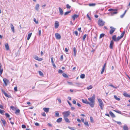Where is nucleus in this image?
<instances>
[{
  "instance_id": "obj_2",
  "label": "nucleus",
  "mask_w": 130,
  "mask_h": 130,
  "mask_svg": "<svg viewBox=\"0 0 130 130\" xmlns=\"http://www.w3.org/2000/svg\"><path fill=\"white\" fill-rule=\"evenodd\" d=\"M70 113V112L69 111H64L62 113L64 118L67 117Z\"/></svg>"
},
{
  "instance_id": "obj_21",
  "label": "nucleus",
  "mask_w": 130,
  "mask_h": 130,
  "mask_svg": "<svg viewBox=\"0 0 130 130\" xmlns=\"http://www.w3.org/2000/svg\"><path fill=\"white\" fill-rule=\"evenodd\" d=\"M112 39L115 41H117V38L116 35H114L112 37Z\"/></svg>"
},
{
  "instance_id": "obj_1",
  "label": "nucleus",
  "mask_w": 130,
  "mask_h": 130,
  "mask_svg": "<svg viewBox=\"0 0 130 130\" xmlns=\"http://www.w3.org/2000/svg\"><path fill=\"white\" fill-rule=\"evenodd\" d=\"M95 99V95L94 94H93L92 97L88 98V100L91 103L90 106L92 107H93L94 106Z\"/></svg>"
},
{
  "instance_id": "obj_58",
  "label": "nucleus",
  "mask_w": 130,
  "mask_h": 130,
  "mask_svg": "<svg viewBox=\"0 0 130 130\" xmlns=\"http://www.w3.org/2000/svg\"><path fill=\"white\" fill-rule=\"evenodd\" d=\"M82 102L83 103H85L86 101H87V100H84L83 99H82Z\"/></svg>"
},
{
  "instance_id": "obj_61",
  "label": "nucleus",
  "mask_w": 130,
  "mask_h": 130,
  "mask_svg": "<svg viewBox=\"0 0 130 130\" xmlns=\"http://www.w3.org/2000/svg\"><path fill=\"white\" fill-rule=\"evenodd\" d=\"M35 124L37 126H39V124L37 122L35 123Z\"/></svg>"
},
{
  "instance_id": "obj_34",
  "label": "nucleus",
  "mask_w": 130,
  "mask_h": 130,
  "mask_svg": "<svg viewBox=\"0 0 130 130\" xmlns=\"http://www.w3.org/2000/svg\"><path fill=\"white\" fill-rule=\"evenodd\" d=\"M20 111V110L19 109H17L16 110V111L15 112V113L17 115H18L19 114H18V113H19Z\"/></svg>"
},
{
  "instance_id": "obj_22",
  "label": "nucleus",
  "mask_w": 130,
  "mask_h": 130,
  "mask_svg": "<svg viewBox=\"0 0 130 130\" xmlns=\"http://www.w3.org/2000/svg\"><path fill=\"white\" fill-rule=\"evenodd\" d=\"M62 120V118H60L57 120L56 122L58 123H60L61 122Z\"/></svg>"
},
{
  "instance_id": "obj_56",
  "label": "nucleus",
  "mask_w": 130,
  "mask_h": 130,
  "mask_svg": "<svg viewBox=\"0 0 130 130\" xmlns=\"http://www.w3.org/2000/svg\"><path fill=\"white\" fill-rule=\"evenodd\" d=\"M109 86L112 87H113V88H117V87H116L114 86L113 85H112V84L109 85Z\"/></svg>"
},
{
  "instance_id": "obj_42",
  "label": "nucleus",
  "mask_w": 130,
  "mask_h": 130,
  "mask_svg": "<svg viewBox=\"0 0 130 130\" xmlns=\"http://www.w3.org/2000/svg\"><path fill=\"white\" fill-rule=\"evenodd\" d=\"M104 36V34H101L100 35V38H102Z\"/></svg>"
},
{
  "instance_id": "obj_49",
  "label": "nucleus",
  "mask_w": 130,
  "mask_h": 130,
  "mask_svg": "<svg viewBox=\"0 0 130 130\" xmlns=\"http://www.w3.org/2000/svg\"><path fill=\"white\" fill-rule=\"evenodd\" d=\"M95 5V4H94V3L89 4V5L90 6H94Z\"/></svg>"
},
{
  "instance_id": "obj_50",
  "label": "nucleus",
  "mask_w": 130,
  "mask_h": 130,
  "mask_svg": "<svg viewBox=\"0 0 130 130\" xmlns=\"http://www.w3.org/2000/svg\"><path fill=\"white\" fill-rule=\"evenodd\" d=\"M59 73H63V71L61 70H59L58 71Z\"/></svg>"
},
{
  "instance_id": "obj_27",
  "label": "nucleus",
  "mask_w": 130,
  "mask_h": 130,
  "mask_svg": "<svg viewBox=\"0 0 130 130\" xmlns=\"http://www.w3.org/2000/svg\"><path fill=\"white\" fill-rule=\"evenodd\" d=\"M55 116L57 117H59V114L58 111L55 112Z\"/></svg>"
},
{
  "instance_id": "obj_8",
  "label": "nucleus",
  "mask_w": 130,
  "mask_h": 130,
  "mask_svg": "<svg viewBox=\"0 0 130 130\" xmlns=\"http://www.w3.org/2000/svg\"><path fill=\"white\" fill-rule=\"evenodd\" d=\"M34 58L36 60L39 61H41L42 60V59L41 58H39L37 56L35 55L34 57Z\"/></svg>"
},
{
  "instance_id": "obj_46",
  "label": "nucleus",
  "mask_w": 130,
  "mask_h": 130,
  "mask_svg": "<svg viewBox=\"0 0 130 130\" xmlns=\"http://www.w3.org/2000/svg\"><path fill=\"white\" fill-rule=\"evenodd\" d=\"M90 120L92 122H93V120L92 117H90Z\"/></svg>"
},
{
  "instance_id": "obj_29",
  "label": "nucleus",
  "mask_w": 130,
  "mask_h": 130,
  "mask_svg": "<svg viewBox=\"0 0 130 130\" xmlns=\"http://www.w3.org/2000/svg\"><path fill=\"white\" fill-rule=\"evenodd\" d=\"M1 121L4 125L5 126L6 124V121L4 119H2Z\"/></svg>"
},
{
  "instance_id": "obj_18",
  "label": "nucleus",
  "mask_w": 130,
  "mask_h": 130,
  "mask_svg": "<svg viewBox=\"0 0 130 130\" xmlns=\"http://www.w3.org/2000/svg\"><path fill=\"white\" fill-rule=\"evenodd\" d=\"M73 51L74 52V55L75 57H76V48L75 47L73 48Z\"/></svg>"
},
{
  "instance_id": "obj_48",
  "label": "nucleus",
  "mask_w": 130,
  "mask_h": 130,
  "mask_svg": "<svg viewBox=\"0 0 130 130\" xmlns=\"http://www.w3.org/2000/svg\"><path fill=\"white\" fill-rule=\"evenodd\" d=\"M4 94V95H5V96H6V97H7L9 98L10 97V95H8L6 93H5Z\"/></svg>"
},
{
  "instance_id": "obj_33",
  "label": "nucleus",
  "mask_w": 130,
  "mask_h": 130,
  "mask_svg": "<svg viewBox=\"0 0 130 130\" xmlns=\"http://www.w3.org/2000/svg\"><path fill=\"white\" fill-rule=\"evenodd\" d=\"M85 77V75L84 74H82L80 76V77L82 78H84Z\"/></svg>"
},
{
  "instance_id": "obj_7",
  "label": "nucleus",
  "mask_w": 130,
  "mask_h": 130,
  "mask_svg": "<svg viewBox=\"0 0 130 130\" xmlns=\"http://www.w3.org/2000/svg\"><path fill=\"white\" fill-rule=\"evenodd\" d=\"M55 36L56 38L57 39H60L61 38L60 35L58 33H56L55 34Z\"/></svg>"
},
{
  "instance_id": "obj_40",
  "label": "nucleus",
  "mask_w": 130,
  "mask_h": 130,
  "mask_svg": "<svg viewBox=\"0 0 130 130\" xmlns=\"http://www.w3.org/2000/svg\"><path fill=\"white\" fill-rule=\"evenodd\" d=\"M70 12H71V11H67V12H65V13L64 14V15H67L68 14H69V13H70Z\"/></svg>"
},
{
  "instance_id": "obj_62",
  "label": "nucleus",
  "mask_w": 130,
  "mask_h": 130,
  "mask_svg": "<svg viewBox=\"0 0 130 130\" xmlns=\"http://www.w3.org/2000/svg\"><path fill=\"white\" fill-rule=\"evenodd\" d=\"M41 30H39V36H40L41 35Z\"/></svg>"
},
{
  "instance_id": "obj_20",
  "label": "nucleus",
  "mask_w": 130,
  "mask_h": 130,
  "mask_svg": "<svg viewBox=\"0 0 130 130\" xmlns=\"http://www.w3.org/2000/svg\"><path fill=\"white\" fill-rule=\"evenodd\" d=\"M123 129L124 130H128V128L127 126L125 124L124 125L123 127Z\"/></svg>"
},
{
  "instance_id": "obj_57",
  "label": "nucleus",
  "mask_w": 130,
  "mask_h": 130,
  "mask_svg": "<svg viewBox=\"0 0 130 130\" xmlns=\"http://www.w3.org/2000/svg\"><path fill=\"white\" fill-rule=\"evenodd\" d=\"M14 90L15 91H17V87H15L14 88Z\"/></svg>"
},
{
  "instance_id": "obj_36",
  "label": "nucleus",
  "mask_w": 130,
  "mask_h": 130,
  "mask_svg": "<svg viewBox=\"0 0 130 130\" xmlns=\"http://www.w3.org/2000/svg\"><path fill=\"white\" fill-rule=\"evenodd\" d=\"M33 20L36 24H38V21H37L36 20L35 18H34Z\"/></svg>"
},
{
  "instance_id": "obj_10",
  "label": "nucleus",
  "mask_w": 130,
  "mask_h": 130,
  "mask_svg": "<svg viewBox=\"0 0 130 130\" xmlns=\"http://www.w3.org/2000/svg\"><path fill=\"white\" fill-rule=\"evenodd\" d=\"M111 29L110 31V34H112L115 31V29L114 28L112 27L111 26L110 27Z\"/></svg>"
},
{
  "instance_id": "obj_47",
  "label": "nucleus",
  "mask_w": 130,
  "mask_h": 130,
  "mask_svg": "<svg viewBox=\"0 0 130 130\" xmlns=\"http://www.w3.org/2000/svg\"><path fill=\"white\" fill-rule=\"evenodd\" d=\"M66 7L67 8L69 9L71 7V6L69 4H67L66 5Z\"/></svg>"
},
{
  "instance_id": "obj_55",
  "label": "nucleus",
  "mask_w": 130,
  "mask_h": 130,
  "mask_svg": "<svg viewBox=\"0 0 130 130\" xmlns=\"http://www.w3.org/2000/svg\"><path fill=\"white\" fill-rule=\"evenodd\" d=\"M115 122H116L118 124L121 125V123L119 121H115Z\"/></svg>"
},
{
  "instance_id": "obj_28",
  "label": "nucleus",
  "mask_w": 130,
  "mask_h": 130,
  "mask_svg": "<svg viewBox=\"0 0 130 130\" xmlns=\"http://www.w3.org/2000/svg\"><path fill=\"white\" fill-rule=\"evenodd\" d=\"M123 95L124 96L126 97H128L129 95L126 92H124Z\"/></svg>"
},
{
  "instance_id": "obj_39",
  "label": "nucleus",
  "mask_w": 130,
  "mask_h": 130,
  "mask_svg": "<svg viewBox=\"0 0 130 130\" xmlns=\"http://www.w3.org/2000/svg\"><path fill=\"white\" fill-rule=\"evenodd\" d=\"M62 75L63 77H68V76L67 75L66 73H63L62 74Z\"/></svg>"
},
{
  "instance_id": "obj_51",
  "label": "nucleus",
  "mask_w": 130,
  "mask_h": 130,
  "mask_svg": "<svg viewBox=\"0 0 130 130\" xmlns=\"http://www.w3.org/2000/svg\"><path fill=\"white\" fill-rule=\"evenodd\" d=\"M76 85L77 86H79L80 85V84L79 83H75Z\"/></svg>"
},
{
  "instance_id": "obj_59",
  "label": "nucleus",
  "mask_w": 130,
  "mask_h": 130,
  "mask_svg": "<svg viewBox=\"0 0 130 130\" xmlns=\"http://www.w3.org/2000/svg\"><path fill=\"white\" fill-rule=\"evenodd\" d=\"M22 127L23 128H26V126L23 124L22 125Z\"/></svg>"
},
{
  "instance_id": "obj_54",
  "label": "nucleus",
  "mask_w": 130,
  "mask_h": 130,
  "mask_svg": "<svg viewBox=\"0 0 130 130\" xmlns=\"http://www.w3.org/2000/svg\"><path fill=\"white\" fill-rule=\"evenodd\" d=\"M5 115L7 117L9 118L10 117L8 113H6L5 114Z\"/></svg>"
},
{
  "instance_id": "obj_63",
  "label": "nucleus",
  "mask_w": 130,
  "mask_h": 130,
  "mask_svg": "<svg viewBox=\"0 0 130 130\" xmlns=\"http://www.w3.org/2000/svg\"><path fill=\"white\" fill-rule=\"evenodd\" d=\"M63 55L61 56V57H60L61 60H63Z\"/></svg>"
},
{
  "instance_id": "obj_19",
  "label": "nucleus",
  "mask_w": 130,
  "mask_h": 130,
  "mask_svg": "<svg viewBox=\"0 0 130 130\" xmlns=\"http://www.w3.org/2000/svg\"><path fill=\"white\" fill-rule=\"evenodd\" d=\"M49 108H43L44 111L46 112H47L49 111Z\"/></svg>"
},
{
  "instance_id": "obj_31",
  "label": "nucleus",
  "mask_w": 130,
  "mask_h": 130,
  "mask_svg": "<svg viewBox=\"0 0 130 130\" xmlns=\"http://www.w3.org/2000/svg\"><path fill=\"white\" fill-rule=\"evenodd\" d=\"M84 123L85 125L86 126H89V124L88 122L87 121H86L84 122Z\"/></svg>"
},
{
  "instance_id": "obj_5",
  "label": "nucleus",
  "mask_w": 130,
  "mask_h": 130,
  "mask_svg": "<svg viewBox=\"0 0 130 130\" xmlns=\"http://www.w3.org/2000/svg\"><path fill=\"white\" fill-rule=\"evenodd\" d=\"M105 23V22L101 19H99L98 21V24L99 26H103Z\"/></svg>"
},
{
  "instance_id": "obj_9",
  "label": "nucleus",
  "mask_w": 130,
  "mask_h": 130,
  "mask_svg": "<svg viewBox=\"0 0 130 130\" xmlns=\"http://www.w3.org/2000/svg\"><path fill=\"white\" fill-rule=\"evenodd\" d=\"M106 63H105V64H104V65L103 66V68L102 69V70L101 72V74H102L104 72V70H105V67L106 66Z\"/></svg>"
},
{
  "instance_id": "obj_24",
  "label": "nucleus",
  "mask_w": 130,
  "mask_h": 130,
  "mask_svg": "<svg viewBox=\"0 0 130 130\" xmlns=\"http://www.w3.org/2000/svg\"><path fill=\"white\" fill-rule=\"evenodd\" d=\"M32 33H30L28 34L27 36V40H29L31 36Z\"/></svg>"
},
{
  "instance_id": "obj_30",
  "label": "nucleus",
  "mask_w": 130,
  "mask_h": 130,
  "mask_svg": "<svg viewBox=\"0 0 130 130\" xmlns=\"http://www.w3.org/2000/svg\"><path fill=\"white\" fill-rule=\"evenodd\" d=\"M114 98L117 100L118 101H120V99L119 98H117L116 95H114Z\"/></svg>"
},
{
  "instance_id": "obj_64",
  "label": "nucleus",
  "mask_w": 130,
  "mask_h": 130,
  "mask_svg": "<svg viewBox=\"0 0 130 130\" xmlns=\"http://www.w3.org/2000/svg\"><path fill=\"white\" fill-rule=\"evenodd\" d=\"M77 105L79 107H81V105H80V104L79 103H77Z\"/></svg>"
},
{
  "instance_id": "obj_17",
  "label": "nucleus",
  "mask_w": 130,
  "mask_h": 130,
  "mask_svg": "<svg viewBox=\"0 0 130 130\" xmlns=\"http://www.w3.org/2000/svg\"><path fill=\"white\" fill-rule=\"evenodd\" d=\"M39 8V5L37 4L35 6V9L37 11H38Z\"/></svg>"
},
{
  "instance_id": "obj_35",
  "label": "nucleus",
  "mask_w": 130,
  "mask_h": 130,
  "mask_svg": "<svg viewBox=\"0 0 130 130\" xmlns=\"http://www.w3.org/2000/svg\"><path fill=\"white\" fill-rule=\"evenodd\" d=\"M114 111L118 113H120V114H121V111H120L119 110H114Z\"/></svg>"
},
{
  "instance_id": "obj_44",
  "label": "nucleus",
  "mask_w": 130,
  "mask_h": 130,
  "mask_svg": "<svg viewBox=\"0 0 130 130\" xmlns=\"http://www.w3.org/2000/svg\"><path fill=\"white\" fill-rule=\"evenodd\" d=\"M86 36H87V35L86 34H85L83 37V41H84L85 40V38H86Z\"/></svg>"
},
{
  "instance_id": "obj_53",
  "label": "nucleus",
  "mask_w": 130,
  "mask_h": 130,
  "mask_svg": "<svg viewBox=\"0 0 130 130\" xmlns=\"http://www.w3.org/2000/svg\"><path fill=\"white\" fill-rule=\"evenodd\" d=\"M85 104H89L90 106L91 103L90 102H88L87 100L86 101Z\"/></svg>"
},
{
  "instance_id": "obj_45",
  "label": "nucleus",
  "mask_w": 130,
  "mask_h": 130,
  "mask_svg": "<svg viewBox=\"0 0 130 130\" xmlns=\"http://www.w3.org/2000/svg\"><path fill=\"white\" fill-rule=\"evenodd\" d=\"M51 62L52 63H54V61H53V57H51Z\"/></svg>"
},
{
  "instance_id": "obj_32",
  "label": "nucleus",
  "mask_w": 130,
  "mask_h": 130,
  "mask_svg": "<svg viewBox=\"0 0 130 130\" xmlns=\"http://www.w3.org/2000/svg\"><path fill=\"white\" fill-rule=\"evenodd\" d=\"M39 73V74L41 76H43V74L42 72L41 71H39L38 72Z\"/></svg>"
},
{
  "instance_id": "obj_60",
  "label": "nucleus",
  "mask_w": 130,
  "mask_h": 130,
  "mask_svg": "<svg viewBox=\"0 0 130 130\" xmlns=\"http://www.w3.org/2000/svg\"><path fill=\"white\" fill-rule=\"evenodd\" d=\"M57 100L58 101V102H59L60 103H61V100L60 98H58Z\"/></svg>"
},
{
  "instance_id": "obj_11",
  "label": "nucleus",
  "mask_w": 130,
  "mask_h": 130,
  "mask_svg": "<svg viewBox=\"0 0 130 130\" xmlns=\"http://www.w3.org/2000/svg\"><path fill=\"white\" fill-rule=\"evenodd\" d=\"M59 23L57 21H56L55 22V27L56 28H57L59 26Z\"/></svg>"
},
{
  "instance_id": "obj_13",
  "label": "nucleus",
  "mask_w": 130,
  "mask_h": 130,
  "mask_svg": "<svg viewBox=\"0 0 130 130\" xmlns=\"http://www.w3.org/2000/svg\"><path fill=\"white\" fill-rule=\"evenodd\" d=\"M5 46L6 50L8 51L9 49V47L8 43H6L5 44Z\"/></svg>"
},
{
  "instance_id": "obj_6",
  "label": "nucleus",
  "mask_w": 130,
  "mask_h": 130,
  "mask_svg": "<svg viewBox=\"0 0 130 130\" xmlns=\"http://www.w3.org/2000/svg\"><path fill=\"white\" fill-rule=\"evenodd\" d=\"M3 81L5 86H7V84L9 83V80L5 78L3 79Z\"/></svg>"
},
{
  "instance_id": "obj_26",
  "label": "nucleus",
  "mask_w": 130,
  "mask_h": 130,
  "mask_svg": "<svg viewBox=\"0 0 130 130\" xmlns=\"http://www.w3.org/2000/svg\"><path fill=\"white\" fill-rule=\"evenodd\" d=\"M92 85H90L89 86L87 87V90H89L92 89Z\"/></svg>"
},
{
  "instance_id": "obj_52",
  "label": "nucleus",
  "mask_w": 130,
  "mask_h": 130,
  "mask_svg": "<svg viewBox=\"0 0 130 130\" xmlns=\"http://www.w3.org/2000/svg\"><path fill=\"white\" fill-rule=\"evenodd\" d=\"M3 69H0V74H1L3 72Z\"/></svg>"
},
{
  "instance_id": "obj_12",
  "label": "nucleus",
  "mask_w": 130,
  "mask_h": 130,
  "mask_svg": "<svg viewBox=\"0 0 130 130\" xmlns=\"http://www.w3.org/2000/svg\"><path fill=\"white\" fill-rule=\"evenodd\" d=\"M58 9L60 14L61 15H62L63 14V11L60 7H59Z\"/></svg>"
},
{
  "instance_id": "obj_16",
  "label": "nucleus",
  "mask_w": 130,
  "mask_h": 130,
  "mask_svg": "<svg viewBox=\"0 0 130 130\" xmlns=\"http://www.w3.org/2000/svg\"><path fill=\"white\" fill-rule=\"evenodd\" d=\"M114 42L113 40H111V41L110 43V48L111 49H112V46Z\"/></svg>"
},
{
  "instance_id": "obj_37",
  "label": "nucleus",
  "mask_w": 130,
  "mask_h": 130,
  "mask_svg": "<svg viewBox=\"0 0 130 130\" xmlns=\"http://www.w3.org/2000/svg\"><path fill=\"white\" fill-rule=\"evenodd\" d=\"M125 33V32L124 31L121 34V36H120L122 38L124 36V34Z\"/></svg>"
},
{
  "instance_id": "obj_25",
  "label": "nucleus",
  "mask_w": 130,
  "mask_h": 130,
  "mask_svg": "<svg viewBox=\"0 0 130 130\" xmlns=\"http://www.w3.org/2000/svg\"><path fill=\"white\" fill-rule=\"evenodd\" d=\"M64 118V120L65 121L67 122V123H69L70 121L69 120V119H68L67 118H67Z\"/></svg>"
},
{
  "instance_id": "obj_43",
  "label": "nucleus",
  "mask_w": 130,
  "mask_h": 130,
  "mask_svg": "<svg viewBox=\"0 0 130 130\" xmlns=\"http://www.w3.org/2000/svg\"><path fill=\"white\" fill-rule=\"evenodd\" d=\"M122 38L118 36L117 38V41H119L120 39Z\"/></svg>"
},
{
  "instance_id": "obj_23",
  "label": "nucleus",
  "mask_w": 130,
  "mask_h": 130,
  "mask_svg": "<svg viewBox=\"0 0 130 130\" xmlns=\"http://www.w3.org/2000/svg\"><path fill=\"white\" fill-rule=\"evenodd\" d=\"M109 113L111 116L112 117L114 118L115 117V115H114V114L111 111H110L109 112Z\"/></svg>"
},
{
  "instance_id": "obj_14",
  "label": "nucleus",
  "mask_w": 130,
  "mask_h": 130,
  "mask_svg": "<svg viewBox=\"0 0 130 130\" xmlns=\"http://www.w3.org/2000/svg\"><path fill=\"white\" fill-rule=\"evenodd\" d=\"M10 25L11 30H12V31L13 33H14V29L13 25L11 23L10 24Z\"/></svg>"
},
{
  "instance_id": "obj_3",
  "label": "nucleus",
  "mask_w": 130,
  "mask_h": 130,
  "mask_svg": "<svg viewBox=\"0 0 130 130\" xmlns=\"http://www.w3.org/2000/svg\"><path fill=\"white\" fill-rule=\"evenodd\" d=\"M98 100L99 103V106H100L102 110L103 109V107L104 106V104L101 99H98Z\"/></svg>"
},
{
  "instance_id": "obj_4",
  "label": "nucleus",
  "mask_w": 130,
  "mask_h": 130,
  "mask_svg": "<svg viewBox=\"0 0 130 130\" xmlns=\"http://www.w3.org/2000/svg\"><path fill=\"white\" fill-rule=\"evenodd\" d=\"M117 9H108L109 11H112L111 12V15H113L114 14L117 13Z\"/></svg>"
},
{
  "instance_id": "obj_15",
  "label": "nucleus",
  "mask_w": 130,
  "mask_h": 130,
  "mask_svg": "<svg viewBox=\"0 0 130 130\" xmlns=\"http://www.w3.org/2000/svg\"><path fill=\"white\" fill-rule=\"evenodd\" d=\"M79 16L78 15L74 14L72 16V17L73 19V20H75L76 18H77Z\"/></svg>"
},
{
  "instance_id": "obj_41",
  "label": "nucleus",
  "mask_w": 130,
  "mask_h": 130,
  "mask_svg": "<svg viewBox=\"0 0 130 130\" xmlns=\"http://www.w3.org/2000/svg\"><path fill=\"white\" fill-rule=\"evenodd\" d=\"M5 112V111L3 110L0 109V113L2 114H4V113Z\"/></svg>"
},
{
  "instance_id": "obj_38",
  "label": "nucleus",
  "mask_w": 130,
  "mask_h": 130,
  "mask_svg": "<svg viewBox=\"0 0 130 130\" xmlns=\"http://www.w3.org/2000/svg\"><path fill=\"white\" fill-rule=\"evenodd\" d=\"M68 128L69 129H70L72 130H76L75 128L74 127H69Z\"/></svg>"
}]
</instances>
